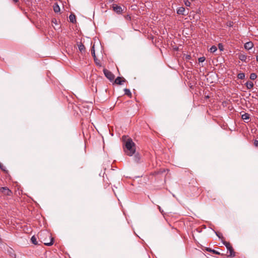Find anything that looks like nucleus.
I'll return each mask as SVG.
<instances>
[{
	"instance_id": "1",
	"label": "nucleus",
	"mask_w": 258,
	"mask_h": 258,
	"mask_svg": "<svg viewBox=\"0 0 258 258\" xmlns=\"http://www.w3.org/2000/svg\"><path fill=\"white\" fill-rule=\"evenodd\" d=\"M124 138L126 139V140L124 139V151L127 155L132 156L135 153L136 145L131 138H126L123 136V138Z\"/></svg>"
},
{
	"instance_id": "2",
	"label": "nucleus",
	"mask_w": 258,
	"mask_h": 258,
	"mask_svg": "<svg viewBox=\"0 0 258 258\" xmlns=\"http://www.w3.org/2000/svg\"><path fill=\"white\" fill-rule=\"evenodd\" d=\"M38 237L41 242L45 245L51 246L53 244V238L51 234L47 231H41L38 233Z\"/></svg>"
},
{
	"instance_id": "3",
	"label": "nucleus",
	"mask_w": 258,
	"mask_h": 258,
	"mask_svg": "<svg viewBox=\"0 0 258 258\" xmlns=\"http://www.w3.org/2000/svg\"><path fill=\"white\" fill-rule=\"evenodd\" d=\"M222 243L226 246L229 251V254L227 255V256L229 257H234L235 256V253L230 243L228 242H226V241H222Z\"/></svg>"
},
{
	"instance_id": "4",
	"label": "nucleus",
	"mask_w": 258,
	"mask_h": 258,
	"mask_svg": "<svg viewBox=\"0 0 258 258\" xmlns=\"http://www.w3.org/2000/svg\"><path fill=\"white\" fill-rule=\"evenodd\" d=\"M103 73L105 76L111 82L113 81L114 80V75L109 71L106 69H103Z\"/></svg>"
},
{
	"instance_id": "5",
	"label": "nucleus",
	"mask_w": 258,
	"mask_h": 258,
	"mask_svg": "<svg viewBox=\"0 0 258 258\" xmlns=\"http://www.w3.org/2000/svg\"><path fill=\"white\" fill-rule=\"evenodd\" d=\"M0 191L4 195L10 196L12 195V191L7 187H2L0 189Z\"/></svg>"
},
{
	"instance_id": "6",
	"label": "nucleus",
	"mask_w": 258,
	"mask_h": 258,
	"mask_svg": "<svg viewBox=\"0 0 258 258\" xmlns=\"http://www.w3.org/2000/svg\"><path fill=\"white\" fill-rule=\"evenodd\" d=\"M126 80L120 77H117L115 80H114V83L117 85H122L123 83L125 82Z\"/></svg>"
},
{
	"instance_id": "7",
	"label": "nucleus",
	"mask_w": 258,
	"mask_h": 258,
	"mask_svg": "<svg viewBox=\"0 0 258 258\" xmlns=\"http://www.w3.org/2000/svg\"><path fill=\"white\" fill-rule=\"evenodd\" d=\"M113 10L118 14H121L122 13V8L120 6L116 5H113Z\"/></svg>"
},
{
	"instance_id": "8",
	"label": "nucleus",
	"mask_w": 258,
	"mask_h": 258,
	"mask_svg": "<svg viewBox=\"0 0 258 258\" xmlns=\"http://www.w3.org/2000/svg\"><path fill=\"white\" fill-rule=\"evenodd\" d=\"M206 250L209 252H212L213 253L218 254V255H221L222 256L225 255V254L223 253H221L220 252H218V251H216V250L212 249L211 248L207 247L206 248Z\"/></svg>"
},
{
	"instance_id": "9",
	"label": "nucleus",
	"mask_w": 258,
	"mask_h": 258,
	"mask_svg": "<svg viewBox=\"0 0 258 258\" xmlns=\"http://www.w3.org/2000/svg\"><path fill=\"white\" fill-rule=\"evenodd\" d=\"M253 46V43L251 41H249L245 43L244 48L246 49L249 50L252 48Z\"/></svg>"
},
{
	"instance_id": "10",
	"label": "nucleus",
	"mask_w": 258,
	"mask_h": 258,
	"mask_svg": "<svg viewBox=\"0 0 258 258\" xmlns=\"http://www.w3.org/2000/svg\"><path fill=\"white\" fill-rule=\"evenodd\" d=\"M69 20L71 23H76V18L75 15L72 13L69 16Z\"/></svg>"
},
{
	"instance_id": "11",
	"label": "nucleus",
	"mask_w": 258,
	"mask_h": 258,
	"mask_svg": "<svg viewBox=\"0 0 258 258\" xmlns=\"http://www.w3.org/2000/svg\"><path fill=\"white\" fill-rule=\"evenodd\" d=\"M238 58L242 61L245 62L247 58V56L243 53H240L238 55Z\"/></svg>"
},
{
	"instance_id": "12",
	"label": "nucleus",
	"mask_w": 258,
	"mask_h": 258,
	"mask_svg": "<svg viewBox=\"0 0 258 258\" xmlns=\"http://www.w3.org/2000/svg\"><path fill=\"white\" fill-rule=\"evenodd\" d=\"M54 12L58 13L60 12V8L57 3H55L53 6Z\"/></svg>"
},
{
	"instance_id": "13",
	"label": "nucleus",
	"mask_w": 258,
	"mask_h": 258,
	"mask_svg": "<svg viewBox=\"0 0 258 258\" xmlns=\"http://www.w3.org/2000/svg\"><path fill=\"white\" fill-rule=\"evenodd\" d=\"M184 11H185V8L184 7H181L177 9V13L178 14L185 15V14H184Z\"/></svg>"
},
{
	"instance_id": "14",
	"label": "nucleus",
	"mask_w": 258,
	"mask_h": 258,
	"mask_svg": "<svg viewBox=\"0 0 258 258\" xmlns=\"http://www.w3.org/2000/svg\"><path fill=\"white\" fill-rule=\"evenodd\" d=\"M78 45L79 49L80 52H83V51H85V47L83 43L80 42Z\"/></svg>"
},
{
	"instance_id": "15",
	"label": "nucleus",
	"mask_w": 258,
	"mask_h": 258,
	"mask_svg": "<svg viewBox=\"0 0 258 258\" xmlns=\"http://www.w3.org/2000/svg\"><path fill=\"white\" fill-rule=\"evenodd\" d=\"M245 86L248 89H250L253 87V83L251 81H247L245 83Z\"/></svg>"
},
{
	"instance_id": "16",
	"label": "nucleus",
	"mask_w": 258,
	"mask_h": 258,
	"mask_svg": "<svg viewBox=\"0 0 258 258\" xmlns=\"http://www.w3.org/2000/svg\"><path fill=\"white\" fill-rule=\"evenodd\" d=\"M124 94L128 96V97H130V98L132 97V93L130 91V89H127V88H125L124 89Z\"/></svg>"
},
{
	"instance_id": "17",
	"label": "nucleus",
	"mask_w": 258,
	"mask_h": 258,
	"mask_svg": "<svg viewBox=\"0 0 258 258\" xmlns=\"http://www.w3.org/2000/svg\"><path fill=\"white\" fill-rule=\"evenodd\" d=\"M249 114L247 113H245L244 114H242L241 116L242 118L244 120H248L249 119Z\"/></svg>"
},
{
	"instance_id": "18",
	"label": "nucleus",
	"mask_w": 258,
	"mask_h": 258,
	"mask_svg": "<svg viewBox=\"0 0 258 258\" xmlns=\"http://www.w3.org/2000/svg\"><path fill=\"white\" fill-rule=\"evenodd\" d=\"M31 241L32 243L35 245H37L38 244L37 238L34 235L32 236L31 238Z\"/></svg>"
},
{
	"instance_id": "19",
	"label": "nucleus",
	"mask_w": 258,
	"mask_h": 258,
	"mask_svg": "<svg viewBox=\"0 0 258 258\" xmlns=\"http://www.w3.org/2000/svg\"><path fill=\"white\" fill-rule=\"evenodd\" d=\"M214 232L215 233L216 235L218 237V238L222 240V241H223V239H224V238L221 233L216 232L215 231H214Z\"/></svg>"
},
{
	"instance_id": "20",
	"label": "nucleus",
	"mask_w": 258,
	"mask_h": 258,
	"mask_svg": "<svg viewBox=\"0 0 258 258\" xmlns=\"http://www.w3.org/2000/svg\"><path fill=\"white\" fill-rule=\"evenodd\" d=\"M237 78L239 79H243L245 78V74L244 73H239L237 75Z\"/></svg>"
},
{
	"instance_id": "21",
	"label": "nucleus",
	"mask_w": 258,
	"mask_h": 258,
	"mask_svg": "<svg viewBox=\"0 0 258 258\" xmlns=\"http://www.w3.org/2000/svg\"><path fill=\"white\" fill-rule=\"evenodd\" d=\"M257 77V75L255 73H251L250 75V79L252 80H255Z\"/></svg>"
},
{
	"instance_id": "22",
	"label": "nucleus",
	"mask_w": 258,
	"mask_h": 258,
	"mask_svg": "<svg viewBox=\"0 0 258 258\" xmlns=\"http://www.w3.org/2000/svg\"><path fill=\"white\" fill-rule=\"evenodd\" d=\"M217 50V47L215 45L212 46L210 49V52L213 53L215 52Z\"/></svg>"
},
{
	"instance_id": "23",
	"label": "nucleus",
	"mask_w": 258,
	"mask_h": 258,
	"mask_svg": "<svg viewBox=\"0 0 258 258\" xmlns=\"http://www.w3.org/2000/svg\"><path fill=\"white\" fill-rule=\"evenodd\" d=\"M0 169L4 171H7L6 168L0 162Z\"/></svg>"
},
{
	"instance_id": "24",
	"label": "nucleus",
	"mask_w": 258,
	"mask_h": 258,
	"mask_svg": "<svg viewBox=\"0 0 258 258\" xmlns=\"http://www.w3.org/2000/svg\"><path fill=\"white\" fill-rule=\"evenodd\" d=\"M218 48L220 51H223L224 50L223 45L222 43H219Z\"/></svg>"
},
{
	"instance_id": "25",
	"label": "nucleus",
	"mask_w": 258,
	"mask_h": 258,
	"mask_svg": "<svg viewBox=\"0 0 258 258\" xmlns=\"http://www.w3.org/2000/svg\"><path fill=\"white\" fill-rule=\"evenodd\" d=\"M139 160H140V157H139V155H135V156H134V160L136 162H138Z\"/></svg>"
},
{
	"instance_id": "26",
	"label": "nucleus",
	"mask_w": 258,
	"mask_h": 258,
	"mask_svg": "<svg viewBox=\"0 0 258 258\" xmlns=\"http://www.w3.org/2000/svg\"><path fill=\"white\" fill-rule=\"evenodd\" d=\"M91 53L92 55L94 56V60H95L96 56L95 54V50L94 49V46L93 47V49H91Z\"/></svg>"
},
{
	"instance_id": "27",
	"label": "nucleus",
	"mask_w": 258,
	"mask_h": 258,
	"mask_svg": "<svg viewBox=\"0 0 258 258\" xmlns=\"http://www.w3.org/2000/svg\"><path fill=\"white\" fill-rule=\"evenodd\" d=\"M184 4L187 7H189L190 6V2L188 0H186L184 1Z\"/></svg>"
},
{
	"instance_id": "28",
	"label": "nucleus",
	"mask_w": 258,
	"mask_h": 258,
	"mask_svg": "<svg viewBox=\"0 0 258 258\" xmlns=\"http://www.w3.org/2000/svg\"><path fill=\"white\" fill-rule=\"evenodd\" d=\"M205 57H201L199 58V62H203L205 60Z\"/></svg>"
},
{
	"instance_id": "29",
	"label": "nucleus",
	"mask_w": 258,
	"mask_h": 258,
	"mask_svg": "<svg viewBox=\"0 0 258 258\" xmlns=\"http://www.w3.org/2000/svg\"><path fill=\"white\" fill-rule=\"evenodd\" d=\"M253 145L255 147H258V140H255L253 142Z\"/></svg>"
},
{
	"instance_id": "30",
	"label": "nucleus",
	"mask_w": 258,
	"mask_h": 258,
	"mask_svg": "<svg viewBox=\"0 0 258 258\" xmlns=\"http://www.w3.org/2000/svg\"><path fill=\"white\" fill-rule=\"evenodd\" d=\"M51 22L54 23V24H57V21L54 18L52 19Z\"/></svg>"
},
{
	"instance_id": "31",
	"label": "nucleus",
	"mask_w": 258,
	"mask_h": 258,
	"mask_svg": "<svg viewBox=\"0 0 258 258\" xmlns=\"http://www.w3.org/2000/svg\"><path fill=\"white\" fill-rule=\"evenodd\" d=\"M158 206V209L159 210L160 212L161 213H163V210L161 208L160 206Z\"/></svg>"
},
{
	"instance_id": "32",
	"label": "nucleus",
	"mask_w": 258,
	"mask_h": 258,
	"mask_svg": "<svg viewBox=\"0 0 258 258\" xmlns=\"http://www.w3.org/2000/svg\"><path fill=\"white\" fill-rule=\"evenodd\" d=\"M190 55H187L186 56V58L189 59L190 58Z\"/></svg>"
},
{
	"instance_id": "33",
	"label": "nucleus",
	"mask_w": 258,
	"mask_h": 258,
	"mask_svg": "<svg viewBox=\"0 0 258 258\" xmlns=\"http://www.w3.org/2000/svg\"><path fill=\"white\" fill-rule=\"evenodd\" d=\"M15 3H17L19 0H13Z\"/></svg>"
},
{
	"instance_id": "34",
	"label": "nucleus",
	"mask_w": 258,
	"mask_h": 258,
	"mask_svg": "<svg viewBox=\"0 0 258 258\" xmlns=\"http://www.w3.org/2000/svg\"><path fill=\"white\" fill-rule=\"evenodd\" d=\"M256 60L258 61V55L256 56Z\"/></svg>"
},
{
	"instance_id": "35",
	"label": "nucleus",
	"mask_w": 258,
	"mask_h": 258,
	"mask_svg": "<svg viewBox=\"0 0 258 258\" xmlns=\"http://www.w3.org/2000/svg\"><path fill=\"white\" fill-rule=\"evenodd\" d=\"M114 0H109V3H112Z\"/></svg>"
}]
</instances>
